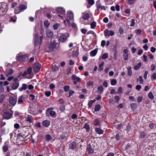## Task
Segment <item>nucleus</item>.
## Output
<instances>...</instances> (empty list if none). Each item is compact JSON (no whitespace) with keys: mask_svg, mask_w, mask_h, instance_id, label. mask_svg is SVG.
Wrapping results in <instances>:
<instances>
[{"mask_svg":"<svg viewBox=\"0 0 156 156\" xmlns=\"http://www.w3.org/2000/svg\"><path fill=\"white\" fill-rule=\"evenodd\" d=\"M52 70L54 71H56L59 70V67L58 66L55 65L53 67Z\"/></svg>","mask_w":156,"mask_h":156,"instance_id":"43","label":"nucleus"},{"mask_svg":"<svg viewBox=\"0 0 156 156\" xmlns=\"http://www.w3.org/2000/svg\"><path fill=\"white\" fill-rule=\"evenodd\" d=\"M87 2L88 4L90 5L89 7H88V6L87 5V7L88 8L90 7L91 5H93L94 3V0H87Z\"/></svg>","mask_w":156,"mask_h":156,"instance_id":"30","label":"nucleus"},{"mask_svg":"<svg viewBox=\"0 0 156 156\" xmlns=\"http://www.w3.org/2000/svg\"><path fill=\"white\" fill-rule=\"evenodd\" d=\"M103 85L105 87H107L108 86V83L107 81H105L103 83Z\"/></svg>","mask_w":156,"mask_h":156,"instance_id":"62","label":"nucleus"},{"mask_svg":"<svg viewBox=\"0 0 156 156\" xmlns=\"http://www.w3.org/2000/svg\"><path fill=\"white\" fill-rule=\"evenodd\" d=\"M13 73V70L12 69H9L6 70L5 76H8L9 75H12Z\"/></svg>","mask_w":156,"mask_h":156,"instance_id":"18","label":"nucleus"},{"mask_svg":"<svg viewBox=\"0 0 156 156\" xmlns=\"http://www.w3.org/2000/svg\"><path fill=\"white\" fill-rule=\"evenodd\" d=\"M90 16L89 14L87 13H85L83 14L82 18L85 20H87L89 18Z\"/></svg>","mask_w":156,"mask_h":156,"instance_id":"20","label":"nucleus"},{"mask_svg":"<svg viewBox=\"0 0 156 156\" xmlns=\"http://www.w3.org/2000/svg\"><path fill=\"white\" fill-rule=\"evenodd\" d=\"M38 34H36L35 36V44L36 45H37L39 44V42L38 41Z\"/></svg>","mask_w":156,"mask_h":156,"instance_id":"25","label":"nucleus"},{"mask_svg":"<svg viewBox=\"0 0 156 156\" xmlns=\"http://www.w3.org/2000/svg\"><path fill=\"white\" fill-rule=\"evenodd\" d=\"M151 78L155 80L156 79V73H154L151 76Z\"/></svg>","mask_w":156,"mask_h":156,"instance_id":"63","label":"nucleus"},{"mask_svg":"<svg viewBox=\"0 0 156 156\" xmlns=\"http://www.w3.org/2000/svg\"><path fill=\"white\" fill-rule=\"evenodd\" d=\"M56 11L58 13L60 14H65V10L63 8L61 7H58L56 9Z\"/></svg>","mask_w":156,"mask_h":156,"instance_id":"12","label":"nucleus"},{"mask_svg":"<svg viewBox=\"0 0 156 156\" xmlns=\"http://www.w3.org/2000/svg\"><path fill=\"white\" fill-rule=\"evenodd\" d=\"M136 1V0H127L126 2L127 4L131 5L134 4Z\"/></svg>","mask_w":156,"mask_h":156,"instance_id":"32","label":"nucleus"},{"mask_svg":"<svg viewBox=\"0 0 156 156\" xmlns=\"http://www.w3.org/2000/svg\"><path fill=\"white\" fill-rule=\"evenodd\" d=\"M101 108V105H97L95 107L94 111L95 112L98 111Z\"/></svg>","mask_w":156,"mask_h":156,"instance_id":"35","label":"nucleus"},{"mask_svg":"<svg viewBox=\"0 0 156 156\" xmlns=\"http://www.w3.org/2000/svg\"><path fill=\"white\" fill-rule=\"evenodd\" d=\"M143 52V50L142 49H140L138 51L137 55H141Z\"/></svg>","mask_w":156,"mask_h":156,"instance_id":"58","label":"nucleus"},{"mask_svg":"<svg viewBox=\"0 0 156 156\" xmlns=\"http://www.w3.org/2000/svg\"><path fill=\"white\" fill-rule=\"evenodd\" d=\"M65 34H63L60 36L59 38V40L60 42L62 43L65 42L67 40V37H69L70 35L69 33H66Z\"/></svg>","mask_w":156,"mask_h":156,"instance_id":"1","label":"nucleus"},{"mask_svg":"<svg viewBox=\"0 0 156 156\" xmlns=\"http://www.w3.org/2000/svg\"><path fill=\"white\" fill-rule=\"evenodd\" d=\"M141 86L140 85H137L136 87V89L138 91H140L141 88Z\"/></svg>","mask_w":156,"mask_h":156,"instance_id":"50","label":"nucleus"},{"mask_svg":"<svg viewBox=\"0 0 156 156\" xmlns=\"http://www.w3.org/2000/svg\"><path fill=\"white\" fill-rule=\"evenodd\" d=\"M63 89L64 91L65 92H66L69 90L70 87L68 85L65 86L63 87Z\"/></svg>","mask_w":156,"mask_h":156,"instance_id":"37","label":"nucleus"},{"mask_svg":"<svg viewBox=\"0 0 156 156\" xmlns=\"http://www.w3.org/2000/svg\"><path fill=\"white\" fill-rule=\"evenodd\" d=\"M29 97L31 98V100L33 101L34 100L35 96L33 94H30L29 95Z\"/></svg>","mask_w":156,"mask_h":156,"instance_id":"55","label":"nucleus"},{"mask_svg":"<svg viewBox=\"0 0 156 156\" xmlns=\"http://www.w3.org/2000/svg\"><path fill=\"white\" fill-rule=\"evenodd\" d=\"M124 59L125 60H127L128 58V54H123Z\"/></svg>","mask_w":156,"mask_h":156,"instance_id":"53","label":"nucleus"},{"mask_svg":"<svg viewBox=\"0 0 156 156\" xmlns=\"http://www.w3.org/2000/svg\"><path fill=\"white\" fill-rule=\"evenodd\" d=\"M1 4L0 7V9L2 10L4 12H6L8 10V6L6 3L1 2Z\"/></svg>","mask_w":156,"mask_h":156,"instance_id":"6","label":"nucleus"},{"mask_svg":"<svg viewBox=\"0 0 156 156\" xmlns=\"http://www.w3.org/2000/svg\"><path fill=\"white\" fill-rule=\"evenodd\" d=\"M151 136L153 138L155 139L156 138V133H151Z\"/></svg>","mask_w":156,"mask_h":156,"instance_id":"64","label":"nucleus"},{"mask_svg":"<svg viewBox=\"0 0 156 156\" xmlns=\"http://www.w3.org/2000/svg\"><path fill=\"white\" fill-rule=\"evenodd\" d=\"M117 83V80L115 79H112L111 81V84L112 86L115 85Z\"/></svg>","mask_w":156,"mask_h":156,"instance_id":"34","label":"nucleus"},{"mask_svg":"<svg viewBox=\"0 0 156 156\" xmlns=\"http://www.w3.org/2000/svg\"><path fill=\"white\" fill-rule=\"evenodd\" d=\"M130 107L132 110L134 111L137 107V105L136 104L133 103L131 104Z\"/></svg>","mask_w":156,"mask_h":156,"instance_id":"29","label":"nucleus"},{"mask_svg":"<svg viewBox=\"0 0 156 156\" xmlns=\"http://www.w3.org/2000/svg\"><path fill=\"white\" fill-rule=\"evenodd\" d=\"M24 100L23 95H21L18 98V104H22L23 103V101Z\"/></svg>","mask_w":156,"mask_h":156,"instance_id":"14","label":"nucleus"},{"mask_svg":"<svg viewBox=\"0 0 156 156\" xmlns=\"http://www.w3.org/2000/svg\"><path fill=\"white\" fill-rule=\"evenodd\" d=\"M127 74L129 76H131L132 75V71L131 70V67L129 66L127 67Z\"/></svg>","mask_w":156,"mask_h":156,"instance_id":"23","label":"nucleus"},{"mask_svg":"<svg viewBox=\"0 0 156 156\" xmlns=\"http://www.w3.org/2000/svg\"><path fill=\"white\" fill-rule=\"evenodd\" d=\"M119 32L120 34H122L124 32V30L122 27H120L119 29Z\"/></svg>","mask_w":156,"mask_h":156,"instance_id":"52","label":"nucleus"},{"mask_svg":"<svg viewBox=\"0 0 156 156\" xmlns=\"http://www.w3.org/2000/svg\"><path fill=\"white\" fill-rule=\"evenodd\" d=\"M142 63L141 62H139L137 65H136L134 67V69L135 70H137L141 67Z\"/></svg>","mask_w":156,"mask_h":156,"instance_id":"27","label":"nucleus"},{"mask_svg":"<svg viewBox=\"0 0 156 156\" xmlns=\"http://www.w3.org/2000/svg\"><path fill=\"white\" fill-rule=\"evenodd\" d=\"M108 57V55L107 53H105L102 56V58L103 59H105Z\"/></svg>","mask_w":156,"mask_h":156,"instance_id":"38","label":"nucleus"},{"mask_svg":"<svg viewBox=\"0 0 156 156\" xmlns=\"http://www.w3.org/2000/svg\"><path fill=\"white\" fill-rule=\"evenodd\" d=\"M87 85L88 86L93 85V81H89L87 83Z\"/></svg>","mask_w":156,"mask_h":156,"instance_id":"54","label":"nucleus"},{"mask_svg":"<svg viewBox=\"0 0 156 156\" xmlns=\"http://www.w3.org/2000/svg\"><path fill=\"white\" fill-rule=\"evenodd\" d=\"M76 142L73 141L70 143L69 146H76Z\"/></svg>","mask_w":156,"mask_h":156,"instance_id":"51","label":"nucleus"},{"mask_svg":"<svg viewBox=\"0 0 156 156\" xmlns=\"http://www.w3.org/2000/svg\"><path fill=\"white\" fill-rule=\"evenodd\" d=\"M46 138L47 140L49 141L51 140V137L49 134H47L46 136Z\"/></svg>","mask_w":156,"mask_h":156,"instance_id":"49","label":"nucleus"},{"mask_svg":"<svg viewBox=\"0 0 156 156\" xmlns=\"http://www.w3.org/2000/svg\"><path fill=\"white\" fill-rule=\"evenodd\" d=\"M130 22L131 23L130 26L131 27H134L135 24V20L134 19H132Z\"/></svg>","mask_w":156,"mask_h":156,"instance_id":"39","label":"nucleus"},{"mask_svg":"<svg viewBox=\"0 0 156 156\" xmlns=\"http://www.w3.org/2000/svg\"><path fill=\"white\" fill-rule=\"evenodd\" d=\"M114 98L116 102H118L120 99V98L117 95L115 96Z\"/></svg>","mask_w":156,"mask_h":156,"instance_id":"59","label":"nucleus"},{"mask_svg":"<svg viewBox=\"0 0 156 156\" xmlns=\"http://www.w3.org/2000/svg\"><path fill=\"white\" fill-rule=\"evenodd\" d=\"M47 36L49 38L52 37L54 35L53 32L50 30H48L46 33Z\"/></svg>","mask_w":156,"mask_h":156,"instance_id":"11","label":"nucleus"},{"mask_svg":"<svg viewBox=\"0 0 156 156\" xmlns=\"http://www.w3.org/2000/svg\"><path fill=\"white\" fill-rule=\"evenodd\" d=\"M71 77L73 81L74 84H76L77 82H81V79L79 77H77L75 75H72Z\"/></svg>","mask_w":156,"mask_h":156,"instance_id":"7","label":"nucleus"},{"mask_svg":"<svg viewBox=\"0 0 156 156\" xmlns=\"http://www.w3.org/2000/svg\"><path fill=\"white\" fill-rule=\"evenodd\" d=\"M83 128L85 129L87 132H88L90 130L89 126L87 123L85 124Z\"/></svg>","mask_w":156,"mask_h":156,"instance_id":"26","label":"nucleus"},{"mask_svg":"<svg viewBox=\"0 0 156 156\" xmlns=\"http://www.w3.org/2000/svg\"><path fill=\"white\" fill-rule=\"evenodd\" d=\"M14 127L15 129H18L20 128V125L18 123H16L14 125Z\"/></svg>","mask_w":156,"mask_h":156,"instance_id":"56","label":"nucleus"},{"mask_svg":"<svg viewBox=\"0 0 156 156\" xmlns=\"http://www.w3.org/2000/svg\"><path fill=\"white\" fill-rule=\"evenodd\" d=\"M26 71L28 74H30L32 72V68L30 67H29L27 69V70Z\"/></svg>","mask_w":156,"mask_h":156,"instance_id":"41","label":"nucleus"},{"mask_svg":"<svg viewBox=\"0 0 156 156\" xmlns=\"http://www.w3.org/2000/svg\"><path fill=\"white\" fill-rule=\"evenodd\" d=\"M100 121L98 119H95L94 121L93 124L95 126H99L100 124Z\"/></svg>","mask_w":156,"mask_h":156,"instance_id":"16","label":"nucleus"},{"mask_svg":"<svg viewBox=\"0 0 156 156\" xmlns=\"http://www.w3.org/2000/svg\"><path fill=\"white\" fill-rule=\"evenodd\" d=\"M59 26V25L58 23L55 24L53 26V28L55 30H57Z\"/></svg>","mask_w":156,"mask_h":156,"instance_id":"45","label":"nucleus"},{"mask_svg":"<svg viewBox=\"0 0 156 156\" xmlns=\"http://www.w3.org/2000/svg\"><path fill=\"white\" fill-rule=\"evenodd\" d=\"M103 88L102 86H100V87H98V91L99 92V93L101 94L103 90Z\"/></svg>","mask_w":156,"mask_h":156,"instance_id":"36","label":"nucleus"},{"mask_svg":"<svg viewBox=\"0 0 156 156\" xmlns=\"http://www.w3.org/2000/svg\"><path fill=\"white\" fill-rule=\"evenodd\" d=\"M96 26V23L94 21L93 22L91 23L90 24L91 28L94 29L95 28V27Z\"/></svg>","mask_w":156,"mask_h":156,"instance_id":"42","label":"nucleus"},{"mask_svg":"<svg viewBox=\"0 0 156 156\" xmlns=\"http://www.w3.org/2000/svg\"><path fill=\"white\" fill-rule=\"evenodd\" d=\"M56 44L54 42H51L48 46V48L50 51H52L55 48H56Z\"/></svg>","mask_w":156,"mask_h":156,"instance_id":"9","label":"nucleus"},{"mask_svg":"<svg viewBox=\"0 0 156 156\" xmlns=\"http://www.w3.org/2000/svg\"><path fill=\"white\" fill-rule=\"evenodd\" d=\"M67 15L70 20H72L73 19V14L72 12L70 11H68Z\"/></svg>","mask_w":156,"mask_h":156,"instance_id":"19","label":"nucleus"},{"mask_svg":"<svg viewBox=\"0 0 156 156\" xmlns=\"http://www.w3.org/2000/svg\"><path fill=\"white\" fill-rule=\"evenodd\" d=\"M104 63H105L104 62H102L99 65V68L100 71H101L103 69V66Z\"/></svg>","mask_w":156,"mask_h":156,"instance_id":"28","label":"nucleus"},{"mask_svg":"<svg viewBox=\"0 0 156 156\" xmlns=\"http://www.w3.org/2000/svg\"><path fill=\"white\" fill-rule=\"evenodd\" d=\"M12 117V114H11L8 111H6L4 113L3 115V117L4 119H9Z\"/></svg>","mask_w":156,"mask_h":156,"instance_id":"8","label":"nucleus"},{"mask_svg":"<svg viewBox=\"0 0 156 156\" xmlns=\"http://www.w3.org/2000/svg\"><path fill=\"white\" fill-rule=\"evenodd\" d=\"M87 151L89 154L93 153L94 152L93 148L92 147H88L87 148Z\"/></svg>","mask_w":156,"mask_h":156,"instance_id":"33","label":"nucleus"},{"mask_svg":"<svg viewBox=\"0 0 156 156\" xmlns=\"http://www.w3.org/2000/svg\"><path fill=\"white\" fill-rule=\"evenodd\" d=\"M122 87H119L117 91V93L119 94H121L122 93Z\"/></svg>","mask_w":156,"mask_h":156,"instance_id":"46","label":"nucleus"},{"mask_svg":"<svg viewBox=\"0 0 156 156\" xmlns=\"http://www.w3.org/2000/svg\"><path fill=\"white\" fill-rule=\"evenodd\" d=\"M51 94V92L49 91H46L45 93V95L47 97H49Z\"/></svg>","mask_w":156,"mask_h":156,"instance_id":"57","label":"nucleus"},{"mask_svg":"<svg viewBox=\"0 0 156 156\" xmlns=\"http://www.w3.org/2000/svg\"><path fill=\"white\" fill-rule=\"evenodd\" d=\"M95 132L99 134H101L103 133L104 131L100 128H96L95 129Z\"/></svg>","mask_w":156,"mask_h":156,"instance_id":"15","label":"nucleus"},{"mask_svg":"<svg viewBox=\"0 0 156 156\" xmlns=\"http://www.w3.org/2000/svg\"><path fill=\"white\" fill-rule=\"evenodd\" d=\"M104 35L105 37H109L110 36H112L114 35V32L112 30H109L107 29H106L104 32Z\"/></svg>","mask_w":156,"mask_h":156,"instance_id":"3","label":"nucleus"},{"mask_svg":"<svg viewBox=\"0 0 156 156\" xmlns=\"http://www.w3.org/2000/svg\"><path fill=\"white\" fill-rule=\"evenodd\" d=\"M156 48L153 47H151V51L152 53H154V52L156 51Z\"/></svg>","mask_w":156,"mask_h":156,"instance_id":"60","label":"nucleus"},{"mask_svg":"<svg viewBox=\"0 0 156 156\" xmlns=\"http://www.w3.org/2000/svg\"><path fill=\"white\" fill-rule=\"evenodd\" d=\"M95 101V100L94 101L90 100L88 104V106L89 108H90L93 103Z\"/></svg>","mask_w":156,"mask_h":156,"instance_id":"40","label":"nucleus"},{"mask_svg":"<svg viewBox=\"0 0 156 156\" xmlns=\"http://www.w3.org/2000/svg\"><path fill=\"white\" fill-rule=\"evenodd\" d=\"M9 101L11 105L13 106L16 103L17 99L15 97H11L9 98Z\"/></svg>","mask_w":156,"mask_h":156,"instance_id":"4","label":"nucleus"},{"mask_svg":"<svg viewBox=\"0 0 156 156\" xmlns=\"http://www.w3.org/2000/svg\"><path fill=\"white\" fill-rule=\"evenodd\" d=\"M44 23L45 26L47 28L50 25V23H49L48 21V20H45L44 21Z\"/></svg>","mask_w":156,"mask_h":156,"instance_id":"47","label":"nucleus"},{"mask_svg":"<svg viewBox=\"0 0 156 156\" xmlns=\"http://www.w3.org/2000/svg\"><path fill=\"white\" fill-rule=\"evenodd\" d=\"M26 8H27L25 5L23 4H21L20 5L19 7V10L21 11H22L26 9Z\"/></svg>","mask_w":156,"mask_h":156,"instance_id":"31","label":"nucleus"},{"mask_svg":"<svg viewBox=\"0 0 156 156\" xmlns=\"http://www.w3.org/2000/svg\"><path fill=\"white\" fill-rule=\"evenodd\" d=\"M52 108H48L47 110L46 115L49 116L50 115L51 117L55 118L56 116V114L55 112L52 110Z\"/></svg>","mask_w":156,"mask_h":156,"instance_id":"2","label":"nucleus"},{"mask_svg":"<svg viewBox=\"0 0 156 156\" xmlns=\"http://www.w3.org/2000/svg\"><path fill=\"white\" fill-rule=\"evenodd\" d=\"M43 126L46 127H48L50 124V122L49 121L46 120L43 121L42 122Z\"/></svg>","mask_w":156,"mask_h":156,"instance_id":"10","label":"nucleus"},{"mask_svg":"<svg viewBox=\"0 0 156 156\" xmlns=\"http://www.w3.org/2000/svg\"><path fill=\"white\" fill-rule=\"evenodd\" d=\"M23 135H24L21 133H19L17 135V139L18 140H23Z\"/></svg>","mask_w":156,"mask_h":156,"instance_id":"21","label":"nucleus"},{"mask_svg":"<svg viewBox=\"0 0 156 156\" xmlns=\"http://www.w3.org/2000/svg\"><path fill=\"white\" fill-rule=\"evenodd\" d=\"M98 52V50L96 49H95L91 51L90 53V55L91 56H94L97 54Z\"/></svg>","mask_w":156,"mask_h":156,"instance_id":"24","label":"nucleus"},{"mask_svg":"<svg viewBox=\"0 0 156 156\" xmlns=\"http://www.w3.org/2000/svg\"><path fill=\"white\" fill-rule=\"evenodd\" d=\"M148 96L149 98L151 99H153L154 98V96L151 92H150L149 93Z\"/></svg>","mask_w":156,"mask_h":156,"instance_id":"48","label":"nucleus"},{"mask_svg":"<svg viewBox=\"0 0 156 156\" xmlns=\"http://www.w3.org/2000/svg\"><path fill=\"white\" fill-rule=\"evenodd\" d=\"M17 58L19 60L21 61H23L25 60L26 56L25 55H18L17 56Z\"/></svg>","mask_w":156,"mask_h":156,"instance_id":"13","label":"nucleus"},{"mask_svg":"<svg viewBox=\"0 0 156 156\" xmlns=\"http://www.w3.org/2000/svg\"><path fill=\"white\" fill-rule=\"evenodd\" d=\"M74 93L75 92L72 90H69V95L68 97H70L71 96H72Z\"/></svg>","mask_w":156,"mask_h":156,"instance_id":"44","label":"nucleus"},{"mask_svg":"<svg viewBox=\"0 0 156 156\" xmlns=\"http://www.w3.org/2000/svg\"><path fill=\"white\" fill-rule=\"evenodd\" d=\"M19 86V83L18 82H16L13 84L12 86V88L13 90L17 89Z\"/></svg>","mask_w":156,"mask_h":156,"instance_id":"22","label":"nucleus"},{"mask_svg":"<svg viewBox=\"0 0 156 156\" xmlns=\"http://www.w3.org/2000/svg\"><path fill=\"white\" fill-rule=\"evenodd\" d=\"M41 67V64L38 63H36L35 64L34 66L33 70L36 73H38L40 70Z\"/></svg>","mask_w":156,"mask_h":156,"instance_id":"5","label":"nucleus"},{"mask_svg":"<svg viewBox=\"0 0 156 156\" xmlns=\"http://www.w3.org/2000/svg\"><path fill=\"white\" fill-rule=\"evenodd\" d=\"M143 98L141 97H138L137 98V101L139 103L141 102L142 101Z\"/></svg>","mask_w":156,"mask_h":156,"instance_id":"61","label":"nucleus"},{"mask_svg":"<svg viewBox=\"0 0 156 156\" xmlns=\"http://www.w3.org/2000/svg\"><path fill=\"white\" fill-rule=\"evenodd\" d=\"M27 121L30 123H33V117L31 115H29L26 118Z\"/></svg>","mask_w":156,"mask_h":156,"instance_id":"17","label":"nucleus"}]
</instances>
